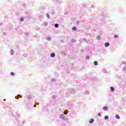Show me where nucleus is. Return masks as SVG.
Masks as SVG:
<instances>
[{
    "label": "nucleus",
    "mask_w": 126,
    "mask_h": 126,
    "mask_svg": "<svg viewBox=\"0 0 126 126\" xmlns=\"http://www.w3.org/2000/svg\"><path fill=\"white\" fill-rule=\"evenodd\" d=\"M16 115L17 116V118L15 120V121H14V124L16 126H23L24 124H25V120L20 118V114H19V112L18 111L16 112Z\"/></svg>",
    "instance_id": "f257e3e1"
},
{
    "label": "nucleus",
    "mask_w": 126,
    "mask_h": 126,
    "mask_svg": "<svg viewBox=\"0 0 126 126\" xmlns=\"http://www.w3.org/2000/svg\"><path fill=\"white\" fill-rule=\"evenodd\" d=\"M69 91H70V92H71V93H72L73 94H74V93H75V90H74V89L73 88L69 89Z\"/></svg>",
    "instance_id": "f03ea898"
},
{
    "label": "nucleus",
    "mask_w": 126,
    "mask_h": 126,
    "mask_svg": "<svg viewBox=\"0 0 126 126\" xmlns=\"http://www.w3.org/2000/svg\"><path fill=\"white\" fill-rule=\"evenodd\" d=\"M59 117L61 120H62V121L65 120V117H64V115H60Z\"/></svg>",
    "instance_id": "7ed1b4c3"
},
{
    "label": "nucleus",
    "mask_w": 126,
    "mask_h": 126,
    "mask_svg": "<svg viewBox=\"0 0 126 126\" xmlns=\"http://www.w3.org/2000/svg\"><path fill=\"white\" fill-rule=\"evenodd\" d=\"M54 3H57V4H61V1L58 0H53Z\"/></svg>",
    "instance_id": "20e7f679"
},
{
    "label": "nucleus",
    "mask_w": 126,
    "mask_h": 126,
    "mask_svg": "<svg viewBox=\"0 0 126 126\" xmlns=\"http://www.w3.org/2000/svg\"><path fill=\"white\" fill-rule=\"evenodd\" d=\"M15 99H17V100H18V99H19V98H22V95H20V94H18L17 96H15Z\"/></svg>",
    "instance_id": "39448f33"
},
{
    "label": "nucleus",
    "mask_w": 126,
    "mask_h": 126,
    "mask_svg": "<svg viewBox=\"0 0 126 126\" xmlns=\"http://www.w3.org/2000/svg\"><path fill=\"white\" fill-rule=\"evenodd\" d=\"M104 46L106 48H107V47H109V46H110V43L108 42H105L104 44Z\"/></svg>",
    "instance_id": "423d86ee"
},
{
    "label": "nucleus",
    "mask_w": 126,
    "mask_h": 126,
    "mask_svg": "<svg viewBox=\"0 0 126 126\" xmlns=\"http://www.w3.org/2000/svg\"><path fill=\"white\" fill-rule=\"evenodd\" d=\"M50 57L51 58H55V57H56V54L55 53H52L51 54H50Z\"/></svg>",
    "instance_id": "0eeeda50"
},
{
    "label": "nucleus",
    "mask_w": 126,
    "mask_h": 126,
    "mask_svg": "<svg viewBox=\"0 0 126 126\" xmlns=\"http://www.w3.org/2000/svg\"><path fill=\"white\" fill-rule=\"evenodd\" d=\"M103 111H106V112L108 111V107L107 106H104L102 108Z\"/></svg>",
    "instance_id": "6e6552de"
},
{
    "label": "nucleus",
    "mask_w": 126,
    "mask_h": 126,
    "mask_svg": "<svg viewBox=\"0 0 126 126\" xmlns=\"http://www.w3.org/2000/svg\"><path fill=\"white\" fill-rule=\"evenodd\" d=\"M62 55L64 56L65 57V56H66V51H62Z\"/></svg>",
    "instance_id": "1a4fd4ad"
},
{
    "label": "nucleus",
    "mask_w": 126,
    "mask_h": 126,
    "mask_svg": "<svg viewBox=\"0 0 126 126\" xmlns=\"http://www.w3.org/2000/svg\"><path fill=\"white\" fill-rule=\"evenodd\" d=\"M27 98L28 100H31V99H32V96H31V95H28Z\"/></svg>",
    "instance_id": "9d476101"
},
{
    "label": "nucleus",
    "mask_w": 126,
    "mask_h": 126,
    "mask_svg": "<svg viewBox=\"0 0 126 126\" xmlns=\"http://www.w3.org/2000/svg\"><path fill=\"white\" fill-rule=\"evenodd\" d=\"M110 91L111 92H115V88H114L113 87H110Z\"/></svg>",
    "instance_id": "9b49d317"
},
{
    "label": "nucleus",
    "mask_w": 126,
    "mask_h": 126,
    "mask_svg": "<svg viewBox=\"0 0 126 126\" xmlns=\"http://www.w3.org/2000/svg\"><path fill=\"white\" fill-rule=\"evenodd\" d=\"M115 118L117 120H120V119H121V117H120V116L118 114L115 115Z\"/></svg>",
    "instance_id": "f8f14e48"
},
{
    "label": "nucleus",
    "mask_w": 126,
    "mask_h": 126,
    "mask_svg": "<svg viewBox=\"0 0 126 126\" xmlns=\"http://www.w3.org/2000/svg\"><path fill=\"white\" fill-rule=\"evenodd\" d=\"M90 124H93L94 123V119H91L89 121Z\"/></svg>",
    "instance_id": "ddd939ff"
},
{
    "label": "nucleus",
    "mask_w": 126,
    "mask_h": 126,
    "mask_svg": "<svg viewBox=\"0 0 126 126\" xmlns=\"http://www.w3.org/2000/svg\"><path fill=\"white\" fill-rule=\"evenodd\" d=\"M71 42H72V43H74V42H76V39H75L74 38H72L71 40Z\"/></svg>",
    "instance_id": "4468645a"
},
{
    "label": "nucleus",
    "mask_w": 126,
    "mask_h": 126,
    "mask_svg": "<svg viewBox=\"0 0 126 126\" xmlns=\"http://www.w3.org/2000/svg\"><path fill=\"white\" fill-rule=\"evenodd\" d=\"M76 29H77V28H76V27H72V30L73 31H76Z\"/></svg>",
    "instance_id": "2eb2a0df"
},
{
    "label": "nucleus",
    "mask_w": 126,
    "mask_h": 126,
    "mask_svg": "<svg viewBox=\"0 0 126 126\" xmlns=\"http://www.w3.org/2000/svg\"><path fill=\"white\" fill-rule=\"evenodd\" d=\"M94 65H98V62H97V61H94Z\"/></svg>",
    "instance_id": "dca6fc26"
},
{
    "label": "nucleus",
    "mask_w": 126,
    "mask_h": 126,
    "mask_svg": "<svg viewBox=\"0 0 126 126\" xmlns=\"http://www.w3.org/2000/svg\"><path fill=\"white\" fill-rule=\"evenodd\" d=\"M20 21H21V22H23V21H24V18H23V17L20 18Z\"/></svg>",
    "instance_id": "f3484780"
},
{
    "label": "nucleus",
    "mask_w": 126,
    "mask_h": 126,
    "mask_svg": "<svg viewBox=\"0 0 126 126\" xmlns=\"http://www.w3.org/2000/svg\"><path fill=\"white\" fill-rule=\"evenodd\" d=\"M54 27H55V28H59V24H55L54 25Z\"/></svg>",
    "instance_id": "a211bd4d"
},
{
    "label": "nucleus",
    "mask_w": 126,
    "mask_h": 126,
    "mask_svg": "<svg viewBox=\"0 0 126 126\" xmlns=\"http://www.w3.org/2000/svg\"><path fill=\"white\" fill-rule=\"evenodd\" d=\"M46 40H47L48 41H51V40H52V38H51V37H47L46 38Z\"/></svg>",
    "instance_id": "6ab92c4d"
},
{
    "label": "nucleus",
    "mask_w": 126,
    "mask_h": 126,
    "mask_svg": "<svg viewBox=\"0 0 126 126\" xmlns=\"http://www.w3.org/2000/svg\"><path fill=\"white\" fill-rule=\"evenodd\" d=\"M23 56L25 57V58H27V57H28V54H27V53H25L23 55Z\"/></svg>",
    "instance_id": "aec40b11"
},
{
    "label": "nucleus",
    "mask_w": 126,
    "mask_h": 126,
    "mask_svg": "<svg viewBox=\"0 0 126 126\" xmlns=\"http://www.w3.org/2000/svg\"><path fill=\"white\" fill-rule=\"evenodd\" d=\"M104 120H109V116L106 115L104 117Z\"/></svg>",
    "instance_id": "412c9836"
},
{
    "label": "nucleus",
    "mask_w": 126,
    "mask_h": 126,
    "mask_svg": "<svg viewBox=\"0 0 126 126\" xmlns=\"http://www.w3.org/2000/svg\"><path fill=\"white\" fill-rule=\"evenodd\" d=\"M90 56H88V55H87L86 56V60H90Z\"/></svg>",
    "instance_id": "4be33fe9"
},
{
    "label": "nucleus",
    "mask_w": 126,
    "mask_h": 126,
    "mask_svg": "<svg viewBox=\"0 0 126 126\" xmlns=\"http://www.w3.org/2000/svg\"><path fill=\"white\" fill-rule=\"evenodd\" d=\"M10 75H11V76H14L15 75L14 72H10Z\"/></svg>",
    "instance_id": "5701e85b"
},
{
    "label": "nucleus",
    "mask_w": 126,
    "mask_h": 126,
    "mask_svg": "<svg viewBox=\"0 0 126 126\" xmlns=\"http://www.w3.org/2000/svg\"><path fill=\"white\" fill-rule=\"evenodd\" d=\"M10 53V55H13V50L11 49Z\"/></svg>",
    "instance_id": "b1692460"
},
{
    "label": "nucleus",
    "mask_w": 126,
    "mask_h": 126,
    "mask_svg": "<svg viewBox=\"0 0 126 126\" xmlns=\"http://www.w3.org/2000/svg\"><path fill=\"white\" fill-rule=\"evenodd\" d=\"M67 113H68V111L67 110H66L65 111H64V115H67Z\"/></svg>",
    "instance_id": "393cba45"
},
{
    "label": "nucleus",
    "mask_w": 126,
    "mask_h": 126,
    "mask_svg": "<svg viewBox=\"0 0 126 126\" xmlns=\"http://www.w3.org/2000/svg\"><path fill=\"white\" fill-rule=\"evenodd\" d=\"M41 9H46V6H41Z\"/></svg>",
    "instance_id": "a878e982"
},
{
    "label": "nucleus",
    "mask_w": 126,
    "mask_h": 126,
    "mask_svg": "<svg viewBox=\"0 0 126 126\" xmlns=\"http://www.w3.org/2000/svg\"><path fill=\"white\" fill-rule=\"evenodd\" d=\"M114 38L115 39H117V38H119V35H118L117 34L114 35Z\"/></svg>",
    "instance_id": "bb28decb"
},
{
    "label": "nucleus",
    "mask_w": 126,
    "mask_h": 126,
    "mask_svg": "<svg viewBox=\"0 0 126 126\" xmlns=\"http://www.w3.org/2000/svg\"><path fill=\"white\" fill-rule=\"evenodd\" d=\"M43 25H44V26H47V25H48V23H47V22L44 23Z\"/></svg>",
    "instance_id": "cd10ccee"
},
{
    "label": "nucleus",
    "mask_w": 126,
    "mask_h": 126,
    "mask_svg": "<svg viewBox=\"0 0 126 126\" xmlns=\"http://www.w3.org/2000/svg\"><path fill=\"white\" fill-rule=\"evenodd\" d=\"M97 116L98 117H102V115H101V112L98 113Z\"/></svg>",
    "instance_id": "c85d7f7f"
},
{
    "label": "nucleus",
    "mask_w": 126,
    "mask_h": 126,
    "mask_svg": "<svg viewBox=\"0 0 126 126\" xmlns=\"http://www.w3.org/2000/svg\"><path fill=\"white\" fill-rule=\"evenodd\" d=\"M56 79L53 78L51 79V81L52 82H54L55 81H56Z\"/></svg>",
    "instance_id": "c756f323"
},
{
    "label": "nucleus",
    "mask_w": 126,
    "mask_h": 126,
    "mask_svg": "<svg viewBox=\"0 0 126 126\" xmlns=\"http://www.w3.org/2000/svg\"><path fill=\"white\" fill-rule=\"evenodd\" d=\"M46 16H47V18H50V15H49V13L46 14Z\"/></svg>",
    "instance_id": "7c9ffc66"
},
{
    "label": "nucleus",
    "mask_w": 126,
    "mask_h": 126,
    "mask_svg": "<svg viewBox=\"0 0 126 126\" xmlns=\"http://www.w3.org/2000/svg\"><path fill=\"white\" fill-rule=\"evenodd\" d=\"M96 38L97 40H100V39H101V37L99 35H98Z\"/></svg>",
    "instance_id": "2f4dec72"
},
{
    "label": "nucleus",
    "mask_w": 126,
    "mask_h": 126,
    "mask_svg": "<svg viewBox=\"0 0 126 126\" xmlns=\"http://www.w3.org/2000/svg\"><path fill=\"white\" fill-rule=\"evenodd\" d=\"M126 66L123 67V71H126Z\"/></svg>",
    "instance_id": "473e14b6"
},
{
    "label": "nucleus",
    "mask_w": 126,
    "mask_h": 126,
    "mask_svg": "<svg viewBox=\"0 0 126 126\" xmlns=\"http://www.w3.org/2000/svg\"><path fill=\"white\" fill-rule=\"evenodd\" d=\"M85 93H86V94H89V91H86Z\"/></svg>",
    "instance_id": "72a5a7b5"
},
{
    "label": "nucleus",
    "mask_w": 126,
    "mask_h": 126,
    "mask_svg": "<svg viewBox=\"0 0 126 126\" xmlns=\"http://www.w3.org/2000/svg\"><path fill=\"white\" fill-rule=\"evenodd\" d=\"M22 6H23V7H25L26 6V4L23 3V4H22Z\"/></svg>",
    "instance_id": "f704fd0d"
},
{
    "label": "nucleus",
    "mask_w": 126,
    "mask_h": 126,
    "mask_svg": "<svg viewBox=\"0 0 126 126\" xmlns=\"http://www.w3.org/2000/svg\"><path fill=\"white\" fill-rule=\"evenodd\" d=\"M79 42H80V43H83V39H80Z\"/></svg>",
    "instance_id": "c9c22d12"
},
{
    "label": "nucleus",
    "mask_w": 126,
    "mask_h": 126,
    "mask_svg": "<svg viewBox=\"0 0 126 126\" xmlns=\"http://www.w3.org/2000/svg\"><path fill=\"white\" fill-rule=\"evenodd\" d=\"M122 64H126V62H122Z\"/></svg>",
    "instance_id": "e433bc0d"
},
{
    "label": "nucleus",
    "mask_w": 126,
    "mask_h": 126,
    "mask_svg": "<svg viewBox=\"0 0 126 126\" xmlns=\"http://www.w3.org/2000/svg\"><path fill=\"white\" fill-rule=\"evenodd\" d=\"M51 14H52V15H54L55 14V12L54 11L51 12Z\"/></svg>",
    "instance_id": "4c0bfd02"
},
{
    "label": "nucleus",
    "mask_w": 126,
    "mask_h": 126,
    "mask_svg": "<svg viewBox=\"0 0 126 126\" xmlns=\"http://www.w3.org/2000/svg\"><path fill=\"white\" fill-rule=\"evenodd\" d=\"M103 71L104 73H106V72H107V70H105V69L103 70Z\"/></svg>",
    "instance_id": "58836bf2"
},
{
    "label": "nucleus",
    "mask_w": 126,
    "mask_h": 126,
    "mask_svg": "<svg viewBox=\"0 0 126 126\" xmlns=\"http://www.w3.org/2000/svg\"><path fill=\"white\" fill-rule=\"evenodd\" d=\"M6 32H3V34L4 35V36H6Z\"/></svg>",
    "instance_id": "ea45409f"
},
{
    "label": "nucleus",
    "mask_w": 126,
    "mask_h": 126,
    "mask_svg": "<svg viewBox=\"0 0 126 126\" xmlns=\"http://www.w3.org/2000/svg\"><path fill=\"white\" fill-rule=\"evenodd\" d=\"M76 24H77V25H78V24H79V21H77L76 22Z\"/></svg>",
    "instance_id": "a19ab883"
},
{
    "label": "nucleus",
    "mask_w": 126,
    "mask_h": 126,
    "mask_svg": "<svg viewBox=\"0 0 126 126\" xmlns=\"http://www.w3.org/2000/svg\"><path fill=\"white\" fill-rule=\"evenodd\" d=\"M25 35H26L27 36H28V35H29V33L28 32H26Z\"/></svg>",
    "instance_id": "79ce46f5"
},
{
    "label": "nucleus",
    "mask_w": 126,
    "mask_h": 126,
    "mask_svg": "<svg viewBox=\"0 0 126 126\" xmlns=\"http://www.w3.org/2000/svg\"><path fill=\"white\" fill-rule=\"evenodd\" d=\"M52 98L53 99H55L56 98V95H53Z\"/></svg>",
    "instance_id": "37998d69"
},
{
    "label": "nucleus",
    "mask_w": 126,
    "mask_h": 126,
    "mask_svg": "<svg viewBox=\"0 0 126 126\" xmlns=\"http://www.w3.org/2000/svg\"><path fill=\"white\" fill-rule=\"evenodd\" d=\"M27 17H28V18H29L30 19H31V16H29Z\"/></svg>",
    "instance_id": "c03bdc74"
},
{
    "label": "nucleus",
    "mask_w": 126,
    "mask_h": 126,
    "mask_svg": "<svg viewBox=\"0 0 126 126\" xmlns=\"http://www.w3.org/2000/svg\"><path fill=\"white\" fill-rule=\"evenodd\" d=\"M92 7H93V8H95V7H94V5H92Z\"/></svg>",
    "instance_id": "a18cd8bd"
},
{
    "label": "nucleus",
    "mask_w": 126,
    "mask_h": 126,
    "mask_svg": "<svg viewBox=\"0 0 126 126\" xmlns=\"http://www.w3.org/2000/svg\"><path fill=\"white\" fill-rule=\"evenodd\" d=\"M35 29H36L37 30H39V27H36Z\"/></svg>",
    "instance_id": "49530a36"
},
{
    "label": "nucleus",
    "mask_w": 126,
    "mask_h": 126,
    "mask_svg": "<svg viewBox=\"0 0 126 126\" xmlns=\"http://www.w3.org/2000/svg\"><path fill=\"white\" fill-rule=\"evenodd\" d=\"M84 41H86L87 39L86 38H83Z\"/></svg>",
    "instance_id": "de8ad7c7"
},
{
    "label": "nucleus",
    "mask_w": 126,
    "mask_h": 126,
    "mask_svg": "<svg viewBox=\"0 0 126 126\" xmlns=\"http://www.w3.org/2000/svg\"><path fill=\"white\" fill-rule=\"evenodd\" d=\"M81 52H82V53L84 52V49H82V50H81Z\"/></svg>",
    "instance_id": "09e8293b"
},
{
    "label": "nucleus",
    "mask_w": 126,
    "mask_h": 126,
    "mask_svg": "<svg viewBox=\"0 0 126 126\" xmlns=\"http://www.w3.org/2000/svg\"><path fill=\"white\" fill-rule=\"evenodd\" d=\"M33 107L35 108L36 107V104L33 105Z\"/></svg>",
    "instance_id": "8fccbe9b"
},
{
    "label": "nucleus",
    "mask_w": 126,
    "mask_h": 126,
    "mask_svg": "<svg viewBox=\"0 0 126 126\" xmlns=\"http://www.w3.org/2000/svg\"><path fill=\"white\" fill-rule=\"evenodd\" d=\"M1 25H2V23L0 24V26H1Z\"/></svg>",
    "instance_id": "3c124183"
},
{
    "label": "nucleus",
    "mask_w": 126,
    "mask_h": 126,
    "mask_svg": "<svg viewBox=\"0 0 126 126\" xmlns=\"http://www.w3.org/2000/svg\"><path fill=\"white\" fill-rule=\"evenodd\" d=\"M93 31L94 32H96V30H95V29H94Z\"/></svg>",
    "instance_id": "603ef678"
},
{
    "label": "nucleus",
    "mask_w": 126,
    "mask_h": 126,
    "mask_svg": "<svg viewBox=\"0 0 126 126\" xmlns=\"http://www.w3.org/2000/svg\"><path fill=\"white\" fill-rule=\"evenodd\" d=\"M6 99H5V98H4V99H3V101H6Z\"/></svg>",
    "instance_id": "864d4df0"
},
{
    "label": "nucleus",
    "mask_w": 126,
    "mask_h": 126,
    "mask_svg": "<svg viewBox=\"0 0 126 126\" xmlns=\"http://www.w3.org/2000/svg\"><path fill=\"white\" fill-rule=\"evenodd\" d=\"M5 18H7V16H5Z\"/></svg>",
    "instance_id": "5fc2aeb1"
},
{
    "label": "nucleus",
    "mask_w": 126,
    "mask_h": 126,
    "mask_svg": "<svg viewBox=\"0 0 126 126\" xmlns=\"http://www.w3.org/2000/svg\"><path fill=\"white\" fill-rule=\"evenodd\" d=\"M62 43H63V41L62 40Z\"/></svg>",
    "instance_id": "6e6d98bb"
},
{
    "label": "nucleus",
    "mask_w": 126,
    "mask_h": 126,
    "mask_svg": "<svg viewBox=\"0 0 126 126\" xmlns=\"http://www.w3.org/2000/svg\"><path fill=\"white\" fill-rule=\"evenodd\" d=\"M48 110H49V109H46V111H48Z\"/></svg>",
    "instance_id": "4d7b16f0"
}]
</instances>
